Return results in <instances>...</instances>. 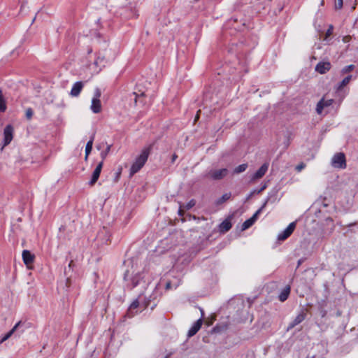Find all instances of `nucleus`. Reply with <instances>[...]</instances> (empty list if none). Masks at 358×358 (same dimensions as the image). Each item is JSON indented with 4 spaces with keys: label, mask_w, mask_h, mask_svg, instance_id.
Returning <instances> with one entry per match:
<instances>
[{
    "label": "nucleus",
    "mask_w": 358,
    "mask_h": 358,
    "mask_svg": "<svg viewBox=\"0 0 358 358\" xmlns=\"http://www.w3.org/2000/svg\"><path fill=\"white\" fill-rule=\"evenodd\" d=\"M13 128L11 125H7L3 130L4 145H8L13 139Z\"/></svg>",
    "instance_id": "obj_12"
},
{
    "label": "nucleus",
    "mask_w": 358,
    "mask_h": 358,
    "mask_svg": "<svg viewBox=\"0 0 358 358\" xmlns=\"http://www.w3.org/2000/svg\"><path fill=\"white\" fill-rule=\"evenodd\" d=\"M333 30H334V27L332 25H330L326 32L325 38H327L329 36H330L332 34Z\"/></svg>",
    "instance_id": "obj_33"
},
{
    "label": "nucleus",
    "mask_w": 358,
    "mask_h": 358,
    "mask_svg": "<svg viewBox=\"0 0 358 358\" xmlns=\"http://www.w3.org/2000/svg\"><path fill=\"white\" fill-rule=\"evenodd\" d=\"M257 190H258V189H255V190L252 191V192H254V194H257Z\"/></svg>",
    "instance_id": "obj_49"
},
{
    "label": "nucleus",
    "mask_w": 358,
    "mask_h": 358,
    "mask_svg": "<svg viewBox=\"0 0 358 358\" xmlns=\"http://www.w3.org/2000/svg\"><path fill=\"white\" fill-rule=\"evenodd\" d=\"M34 255L31 254L30 251L24 250L22 252L23 262L27 265V268H31L30 265L34 262Z\"/></svg>",
    "instance_id": "obj_13"
},
{
    "label": "nucleus",
    "mask_w": 358,
    "mask_h": 358,
    "mask_svg": "<svg viewBox=\"0 0 358 358\" xmlns=\"http://www.w3.org/2000/svg\"><path fill=\"white\" fill-rule=\"evenodd\" d=\"M176 157H177V156H176V155H174L173 156V159H173V161H174V160L176 159Z\"/></svg>",
    "instance_id": "obj_46"
},
{
    "label": "nucleus",
    "mask_w": 358,
    "mask_h": 358,
    "mask_svg": "<svg viewBox=\"0 0 358 358\" xmlns=\"http://www.w3.org/2000/svg\"><path fill=\"white\" fill-rule=\"evenodd\" d=\"M101 92L99 88H96L94 90V97L92 99H99Z\"/></svg>",
    "instance_id": "obj_30"
},
{
    "label": "nucleus",
    "mask_w": 358,
    "mask_h": 358,
    "mask_svg": "<svg viewBox=\"0 0 358 358\" xmlns=\"http://www.w3.org/2000/svg\"><path fill=\"white\" fill-rule=\"evenodd\" d=\"M306 317V313L304 310H301V313L294 318V320L290 322L287 327V331L293 329L296 325L301 323Z\"/></svg>",
    "instance_id": "obj_9"
},
{
    "label": "nucleus",
    "mask_w": 358,
    "mask_h": 358,
    "mask_svg": "<svg viewBox=\"0 0 358 358\" xmlns=\"http://www.w3.org/2000/svg\"><path fill=\"white\" fill-rule=\"evenodd\" d=\"M268 163H264V164H262V166L252 176L251 180H250L251 182H253L259 178H262L265 175L266 171H268Z\"/></svg>",
    "instance_id": "obj_6"
},
{
    "label": "nucleus",
    "mask_w": 358,
    "mask_h": 358,
    "mask_svg": "<svg viewBox=\"0 0 358 358\" xmlns=\"http://www.w3.org/2000/svg\"><path fill=\"white\" fill-rule=\"evenodd\" d=\"M129 276V270H127L125 272H124V280H128V277Z\"/></svg>",
    "instance_id": "obj_37"
},
{
    "label": "nucleus",
    "mask_w": 358,
    "mask_h": 358,
    "mask_svg": "<svg viewBox=\"0 0 358 358\" xmlns=\"http://www.w3.org/2000/svg\"><path fill=\"white\" fill-rule=\"evenodd\" d=\"M71 283V280L70 278H67L66 280V288L69 287Z\"/></svg>",
    "instance_id": "obj_36"
},
{
    "label": "nucleus",
    "mask_w": 358,
    "mask_h": 358,
    "mask_svg": "<svg viewBox=\"0 0 358 358\" xmlns=\"http://www.w3.org/2000/svg\"><path fill=\"white\" fill-rule=\"evenodd\" d=\"M171 355H167L164 358H169Z\"/></svg>",
    "instance_id": "obj_50"
},
{
    "label": "nucleus",
    "mask_w": 358,
    "mask_h": 358,
    "mask_svg": "<svg viewBox=\"0 0 358 358\" xmlns=\"http://www.w3.org/2000/svg\"><path fill=\"white\" fill-rule=\"evenodd\" d=\"M352 79V76H346L338 85V90H341L343 87L346 86Z\"/></svg>",
    "instance_id": "obj_25"
},
{
    "label": "nucleus",
    "mask_w": 358,
    "mask_h": 358,
    "mask_svg": "<svg viewBox=\"0 0 358 358\" xmlns=\"http://www.w3.org/2000/svg\"><path fill=\"white\" fill-rule=\"evenodd\" d=\"M231 196V192L224 194L220 198L216 200L215 204L220 206L229 200Z\"/></svg>",
    "instance_id": "obj_21"
},
{
    "label": "nucleus",
    "mask_w": 358,
    "mask_h": 358,
    "mask_svg": "<svg viewBox=\"0 0 358 358\" xmlns=\"http://www.w3.org/2000/svg\"><path fill=\"white\" fill-rule=\"evenodd\" d=\"M343 0H336L335 3V9H341L343 7Z\"/></svg>",
    "instance_id": "obj_32"
},
{
    "label": "nucleus",
    "mask_w": 358,
    "mask_h": 358,
    "mask_svg": "<svg viewBox=\"0 0 358 358\" xmlns=\"http://www.w3.org/2000/svg\"><path fill=\"white\" fill-rule=\"evenodd\" d=\"M195 205L194 200H191L187 204V209H190Z\"/></svg>",
    "instance_id": "obj_35"
},
{
    "label": "nucleus",
    "mask_w": 358,
    "mask_h": 358,
    "mask_svg": "<svg viewBox=\"0 0 358 358\" xmlns=\"http://www.w3.org/2000/svg\"><path fill=\"white\" fill-rule=\"evenodd\" d=\"M248 166V164H242L238 166L237 167H236L234 169L233 173L234 174H239L242 172H244L247 169Z\"/></svg>",
    "instance_id": "obj_24"
},
{
    "label": "nucleus",
    "mask_w": 358,
    "mask_h": 358,
    "mask_svg": "<svg viewBox=\"0 0 358 358\" xmlns=\"http://www.w3.org/2000/svg\"><path fill=\"white\" fill-rule=\"evenodd\" d=\"M144 279V273L143 272H137L134 276L131 278V289H133L141 284V281L144 283L145 281Z\"/></svg>",
    "instance_id": "obj_10"
},
{
    "label": "nucleus",
    "mask_w": 358,
    "mask_h": 358,
    "mask_svg": "<svg viewBox=\"0 0 358 358\" xmlns=\"http://www.w3.org/2000/svg\"><path fill=\"white\" fill-rule=\"evenodd\" d=\"M171 288V282H167L166 285V289H170Z\"/></svg>",
    "instance_id": "obj_43"
},
{
    "label": "nucleus",
    "mask_w": 358,
    "mask_h": 358,
    "mask_svg": "<svg viewBox=\"0 0 358 358\" xmlns=\"http://www.w3.org/2000/svg\"><path fill=\"white\" fill-rule=\"evenodd\" d=\"M254 192H250L249 195L247 196L246 200H249L252 196Z\"/></svg>",
    "instance_id": "obj_42"
},
{
    "label": "nucleus",
    "mask_w": 358,
    "mask_h": 358,
    "mask_svg": "<svg viewBox=\"0 0 358 358\" xmlns=\"http://www.w3.org/2000/svg\"><path fill=\"white\" fill-rule=\"evenodd\" d=\"M134 95H135V99H134V101H135V103H137L138 100L141 98V97H143L145 96V93L144 92H141L140 94H137L136 92H134L133 93Z\"/></svg>",
    "instance_id": "obj_31"
},
{
    "label": "nucleus",
    "mask_w": 358,
    "mask_h": 358,
    "mask_svg": "<svg viewBox=\"0 0 358 358\" xmlns=\"http://www.w3.org/2000/svg\"><path fill=\"white\" fill-rule=\"evenodd\" d=\"M73 266V261H71L70 263L69 264V271H70V269Z\"/></svg>",
    "instance_id": "obj_40"
},
{
    "label": "nucleus",
    "mask_w": 358,
    "mask_h": 358,
    "mask_svg": "<svg viewBox=\"0 0 358 358\" xmlns=\"http://www.w3.org/2000/svg\"><path fill=\"white\" fill-rule=\"evenodd\" d=\"M266 188V185L265 184V185H264L263 186H262V187H261L259 189H258V190L257 191V194H259V193H261V192H263Z\"/></svg>",
    "instance_id": "obj_38"
},
{
    "label": "nucleus",
    "mask_w": 358,
    "mask_h": 358,
    "mask_svg": "<svg viewBox=\"0 0 358 358\" xmlns=\"http://www.w3.org/2000/svg\"><path fill=\"white\" fill-rule=\"evenodd\" d=\"M199 0H195V1H198Z\"/></svg>",
    "instance_id": "obj_52"
},
{
    "label": "nucleus",
    "mask_w": 358,
    "mask_h": 358,
    "mask_svg": "<svg viewBox=\"0 0 358 358\" xmlns=\"http://www.w3.org/2000/svg\"><path fill=\"white\" fill-rule=\"evenodd\" d=\"M106 58L104 55H101L100 54L97 56L96 60L94 61V65L96 66H104L106 64Z\"/></svg>",
    "instance_id": "obj_23"
},
{
    "label": "nucleus",
    "mask_w": 358,
    "mask_h": 358,
    "mask_svg": "<svg viewBox=\"0 0 358 358\" xmlns=\"http://www.w3.org/2000/svg\"><path fill=\"white\" fill-rule=\"evenodd\" d=\"M201 325H202V319L200 318L197 321H196L194 323V324L192 325V327L189 329V330L188 331V333H187V336L189 338H190V337L193 336L194 335H195L199 331V330L201 329Z\"/></svg>",
    "instance_id": "obj_16"
},
{
    "label": "nucleus",
    "mask_w": 358,
    "mask_h": 358,
    "mask_svg": "<svg viewBox=\"0 0 358 358\" xmlns=\"http://www.w3.org/2000/svg\"><path fill=\"white\" fill-rule=\"evenodd\" d=\"M200 310H201V315H202V317H203V310L201 308L200 309Z\"/></svg>",
    "instance_id": "obj_47"
},
{
    "label": "nucleus",
    "mask_w": 358,
    "mask_h": 358,
    "mask_svg": "<svg viewBox=\"0 0 358 358\" xmlns=\"http://www.w3.org/2000/svg\"><path fill=\"white\" fill-rule=\"evenodd\" d=\"M140 303L138 299L134 300L129 306L124 317L131 318L138 313L137 308L139 307Z\"/></svg>",
    "instance_id": "obj_8"
},
{
    "label": "nucleus",
    "mask_w": 358,
    "mask_h": 358,
    "mask_svg": "<svg viewBox=\"0 0 358 358\" xmlns=\"http://www.w3.org/2000/svg\"><path fill=\"white\" fill-rule=\"evenodd\" d=\"M331 63L329 62H319L315 66V71L321 74H324L331 69Z\"/></svg>",
    "instance_id": "obj_14"
},
{
    "label": "nucleus",
    "mask_w": 358,
    "mask_h": 358,
    "mask_svg": "<svg viewBox=\"0 0 358 358\" xmlns=\"http://www.w3.org/2000/svg\"><path fill=\"white\" fill-rule=\"evenodd\" d=\"M222 331L221 329V327H219V326H215L214 328H213V331L215 332H220Z\"/></svg>",
    "instance_id": "obj_39"
},
{
    "label": "nucleus",
    "mask_w": 358,
    "mask_h": 358,
    "mask_svg": "<svg viewBox=\"0 0 358 358\" xmlns=\"http://www.w3.org/2000/svg\"><path fill=\"white\" fill-rule=\"evenodd\" d=\"M201 112V110H199L198 112H197V114L195 117V119H194V122L197 121V120L199 118V113Z\"/></svg>",
    "instance_id": "obj_41"
},
{
    "label": "nucleus",
    "mask_w": 358,
    "mask_h": 358,
    "mask_svg": "<svg viewBox=\"0 0 358 358\" xmlns=\"http://www.w3.org/2000/svg\"><path fill=\"white\" fill-rule=\"evenodd\" d=\"M153 143L145 148L141 155L136 159L130 169V176H133L139 171L144 166L152 149Z\"/></svg>",
    "instance_id": "obj_1"
},
{
    "label": "nucleus",
    "mask_w": 358,
    "mask_h": 358,
    "mask_svg": "<svg viewBox=\"0 0 358 358\" xmlns=\"http://www.w3.org/2000/svg\"><path fill=\"white\" fill-rule=\"evenodd\" d=\"M96 148H97L98 150H100L101 149V145H97Z\"/></svg>",
    "instance_id": "obj_48"
},
{
    "label": "nucleus",
    "mask_w": 358,
    "mask_h": 358,
    "mask_svg": "<svg viewBox=\"0 0 358 358\" xmlns=\"http://www.w3.org/2000/svg\"><path fill=\"white\" fill-rule=\"evenodd\" d=\"M91 110L94 113H99L101 110V104L100 99H92Z\"/></svg>",
    "instance_id": "obj_17"
},
{
    "label": "nucleus",
    "mask_w": 358,
    "mask_h": 358,
    "mask_svg": "<svg viewBox=\"0 0 358 358\" xmlns=\"http://www.w3.org/2000/svg\"><path fill=\"white\" fill-rule=\"evenodd\" d=\"M334 99H324V98L321 99V100L317 103L316 107V111L318 114H321L324 108L330 106L334 103Z\"/></svg>",
    "instance_id": "obj_11"
},
{
    "label": "nucleus",
    "mask_w": 358,
    "mask_h": 358,
    "mask_svg": "<svg viewBox=\"0 0 358 358\" xmlns=\"http://www.w3.org/2000/svg\"><path fill=\"white\" fill-rule=\"evenodd\" d=\"M306 166V164L304 163H301L299 164H298L296 166V170L298 171V172H300L301 171H302Z\"/></svg>",
    "instance_id": "obj_34"
},
{
    "label": "nucleus",
    "mask_w": 358,
    "mask_h": 358,
    "mask_svg": "<svg viewBox=\"0 0 358 358\" xmlns=\"http://www.w3.org/2000/svg\"><path fill=\"white\" fill-rule=\"evenodd\" d=\"M134 16H138V14L136 13V12L134 13Z\"/></svg>",
    "instance_id": "obj_51"
},
{
    "label": "nucleus",
    "mask_w": 358,
    "mask_h": 358,
    "mask_svg": "<svg viewBox=\"0 0 358 358\" xmlns=\"http://www.w3.org/2000/svg\"><path fill=\"white\" fill-rule=\"evenodd\" d=\"M229 171L227 169L223 168L220 169H213L208 171L204 176L205 178L213 180H221L224 179Z\"/></svg>",
    "instance_id": "obj_2"
},
{
    "label": "nucleus",
    "mask_w": 358,
    "mask_h": 358,
    "mask_svg": "<svg viewBox=\"0 0 358 358\" xmlns=\"http://www.w3.org/2000/svg\"><path fill=\"white\" fill-rule=\"evenodd\" d=\"M331 165L335 168H345L346 163L345 155L342 152L336 154L331 159Z\"/></svg>",
    "instance_id": "obj_4"
},
{
    "label": "nucleus",
    "mask_w": 358,
    "mask_h": 358,
    "mask_svg": "<svg viewBox=\"0 0 358 358\" xmlns=\"http://www.w3.org/2000/svg\"><path fill=\"white\" fill-rule=\"evenodd\" d=\"M6 110L5 99L3 96L2 90L0 89V111L4 112Z\"/></svg>",
    "instance_id": "obj_26"
},
{
    "label": "nucleus",
    "mask_w": 358,
    "mask_h": 358,
    "mask_svg": "<svg viewBox=\"0 0 358 358\" xmlns=\"http://www.w3.org/2000/svg\"><path fill=\"white\" fill-rule=\"evenodd\" d=\"M296 228V222H291L288 227L279 235L278 236V241H285L286 240L294 231Z\"/></svg>",
    "instance_id": "obj_5"
},
{
    "label": "nucleus",
    "mask_w": 358,
    "mask_h": 358,
    "mask_svg": "<svg viewBox=\"0 0 358 358\" xmlns=\"http://www.w3.org/2000/svg\"><path fill=\"white\" fill-rule=\"evenodd\" d=\"M34 115V111L32 110V108H28L27 110H26V113H25V115H26V117L28 119V120H31L32 116Z\"/></svg>",
    "instance_id": "obj_29"
},
{
    "label": "nucleus",
    "mask_w": 358,
    "mask_h": 358,
    "mask_svg": "<svg viewBox=\"0 0 358 358\" xmlns=\"http://www.w3.org/2000/svg\"><path fill=\"white\" fill-rule=\"evenodd\" d=\"M290 290H291L290 286L289 285L286 286L280 293V294L278 296L279 300L282 302H284L285 301H286L290 294Z\"/></svg>",
    "instance_id": "obj_18"
},
{
    "label": "nucleus",
    "mask_w": 358,
    "mask_h": 358,
    "mask_svg": "<svg viewBox=\"0 0 358 358\" xmlns=\"http://www.w3.org/2000/svg\"><path fill=\"white\" fill-rule=\"evenodd\" d=\"M110 148H111V145H108L106 148V150H104L101 152V153H100V156H101V162H103L104 159H106V157H107L108 152L110 150Z\"/></svg>",
    "instance_id": "obj_27"
},
{
    "label": "nucleus",
    "mask_w": 358,
    "mask_h": 358,
    "mask_svg": "<svg viewBox=\"0 0 358 358\" xmlns=\"http://www.w3.org/2000/svg\"><path fill=\"white\" fill-rule=\"evenodd\" d=\"M68 273H69V271H67V269H66V268H65V270H64V273H65V275H68Z\"/></svg>",
    "instance_id": "obj_45"
},
{
    "label": "nucleus",
    "mask_w": 358,
    "mask_h": 358,
    "mask_svg": "<svg viewBox=\"0 0 358 358\" xmlns=\"http://www.w3.org/2000/svg\"><path fill=\"white\" fill-rule=\"evenodd\" d=\"M22 324V322L21 321H19L17 324H15V325L12 328V329L8 331L2 338L1 340L0 341V343H2L3 342H4L5 341H6L7 339H8L11 336L12 334L19 328V327Z\"/></svg>",
    "instance_id": "obj_20"
},
{
    "label": "nucleus",
    "mask_w": 358,
    "mask_h": 358,
    "mask_svg": "<svg viewBox=\"0 0 358 358\" xmlns=\"http://www.w3.org/2000/svg\"><path fill=\"white\" fill-rule=\"evenodd\" d=\"M232 225H231V223L230 222V220H224L219 226L220 227V232L222 233H226L228 231H229L231 228Z\"/></svg>",
    "instance_id": "obj_19"
},
{
    "label": "nucleus",
    "mask_w": 358,
    "mask_h": 358,
    "mask_svg": "<svg viewBox=\"0 0 358 358\" xmlns=\"http://www.w3.org/2000/svg\"><path fill=\"white\" fill-rule=\"evenodd\" d=\"M84 84L82 81H78L75 83L72 87V89L70 92V95L71 96L76 97L78 96L80 92L82 91L83 88Z\"/></svg>",
    "instance_id": "obj_15"
},
{
    "label": "nucleus",
    "mask_w": 358,
    "mask_h": 358,
    "mask_svg": "<svg viewBox=\"0 0 358 358\" xmlns=\"http://www.w3.org/2000/svg\"><path fill=\"white\" fill-rule=\"evenodd\" d=\"M268 200H269V198H268L266 200V201L263 203V205L261 206V208L259 209H258L250 218L248 219L243 223L242 230H245V229L250 228L255 222L259 215L261 213L262 210L266 207Z\"/></svg>",
    "instance_id": "obj_3"
},
{
    "label": "nucleus",
    "mask_w": 358,
    "mask_h": 358,
    "mask_svg": "<svg viewBox=\"0 0 358 358\" xmlns=\"http://www.w3.org/2000/svg\"><path fill=\"white\" fill-rule=\"evenodd\" d=\"M120 174V172L117 173L116 179H115L116 180H118V178H119Z\"/></svg>",
    "instance_id": "obj_44"
},
{
    "label": "nucleus",
    "mask_w": 358,
    "mask_h": 358,
    "mask_svg": "<svg viewBox=\"0 0 358 358\" xmlns=\"http://www.w3.org/2000/svg\"><path fill=\"white\" fill-rule=\"evenodd\" d=\"M354 69H355V65H353V64H350V65H348V66H345V67L342 69V72H343V73H348V72L352 71Z\"/></svg>",
    "instance_id": "obj_28"
},
{
    "label": "nucleus",
    "mask_w": 358,
    "mask_h": 358,
    "mask_svg": "<svg viewBox=\"0 0 358 358\" xmlns=\"http://www.w3.org/2000/svg\"><path fill=\"white\" fill-rule=\"evenodd\" d=\"M103 162H100L96 167L95 168L94 171L92 173V178L90 181L89 182V185L92 186L94 185L96 181L98 180L100 173L101 172L102 168H103Z\"/></svg>",
    "instance_id": "obj_7"
},
{
    "label": "nucleus",
    "mask_w": 358,
    "mask_h": 358,
    "mask_svg": "<svg viewBox=\"0 0 358 358\" xmlns=\"http://www.w3.org/2000/svg\"><path fill=\"white\" fill-rule=\"evenodd\" d=\"M93 141L94 137L92 136L91 139L87 143L85 146V159L87 160L88 158L89 155L90 154L92 150V145H93Z\"/></svg>",
    "instance_id": "obj_22"
}]
</instances>
